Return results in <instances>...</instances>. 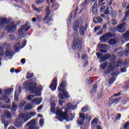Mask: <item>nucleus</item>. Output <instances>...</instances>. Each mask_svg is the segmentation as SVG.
<instances>
[{
  "mask_svg": "<svg viewBox=\"0 0 129 129\" xmlns=\"http://www.w3.org/2000/svg\"><path fill=\"white\" fill-rule=\"evenodd\" d=\"M42 98H35L31 101V103L32 104L39 105L42 102Z\"/></svg>",
  "mask_w": 129,
  "mask_h": 129,
  "instance_id": "2eb2a0df",
  "label": "nucleus"
},
{
  "mask_svg": "<svg viewBox=\"0 0 129 129\" xmlns=\"http://www.w3.org/2000/svg\"><path fill=\"white\" fill-rule=\"evenodd\" d=\"M4 54V49L2 48V47H0V55L1 56H3Z\"/></svg>",
  "mask_w": 129,
  "mask_h": 129,
  "instance_id": "6e6d98bb",
  "label": "nucleus"
},
{
  "mask_svg": "<svg viewBox=\"0 0 129 129\" xmlns=\"http://www.w3.org/2000/svg\"><path fill=\"white\" fill-rule=\"evenodd\" d=\"M123 64V62L121 61H119L117 62L111 61L108 66L107 70L104 72L105 74H108L115 71V70L117 71L120 70L121 73H124V72H126V68H125V67H122Z\"/></svg>",
  "mask_w": 129,
  "mask_h": 129,
  "instance_id": "f257e3e1",
  "label": "nucleus"
},
{
  "mask_svg": "<svg viewBox=\"0 0 129 129\" xmlns=\"http://www.w3.org/2000/svg\"><path fill=\"white\" fill-rule=\"evenodd\" d=\"M82 42H81V40L79 39V38H76L74 40L73 44L72 45V48L73 50H79L80 51L81 50V47Z\"/></svg>",
  "mask_w": 129,
  "mask_h": 129,
  "instance_id": "6e6552de",
  "label": "nucleus"
},
{
  "mask_svg": "<svg viewBox=\"0 0 129 129\" xmlns=\"http://www.w3.org/2000/svg\"><path fill=\"white\" fill-rule=\"evenodd\" d=\"M97 88V85H94L92 90H91V92H94L95 90H96V89Z\"/></svg>",
  "mask_w": 129,
  "mask_h": 129,
  "instance_id": "864d4df0",
  "label": "nucleus"
},
{
  "mask_svg": "<svg viewBox=\"0 0 129 129\" xmlns=\"http://www.w3.org/2000/svg\"><path fill=\"white\" fill-rule=\"evenodd\" d=\"M94 23L99 24V23H102V18L101 17H96L93 19Z\"/></svg>",
  "mask_w": 129,
  "mask_h": 129,
  "instance_id": "393cba45",
  "label": "nucleus"
},
{
  "mask_svg": "<svg viewBox=\"0 0 129 129\" xmlns=\"http://www.w3.org/2000/svg\"><path fill=\"white\" fill-rule=\"evenodd\" d=\"M6 25H7L6 26ZM4 27H5V29L7 30L8 32H14L16 30V25L14 23L8 22V19L2 18L0 19V28L2 29Z\"/></svg>",
  "mask_w": 129,
  "mask_h": 129,
  "instance_id": "20e7f679",
  "label": "nucleus"
},
{
  "mask_svg": "<svg viewBox=\"0 0 129 129\" xmlns=\"http://www.w3.org/2000/svg\"><path fill=\"white\" fill-rule=\"evenodd\" d=\"M126 49L125 51V55H128L129 53V43L126 44Z\"/></svg>",
  "mask_w": 129,
  "mask_h": 129,
  "instance_id": "f704fd0d",
  "label": "nucleus"
},
{
  "mask_svg": "<svg viewBox=\"0 0 129 129\" xmlns=\"http://www.w3.org/2000/svg\"><path fill=\"white\" fill-rule=\"evenodd\" d=\"M96 55H97V57L99 59V58L101 57V55H102V54L97 52L96 53Z\"/></svg>",
  "mask_w": 129,
  "mask_h": 129,
  "instance_id": "680f3d73",
  "label": "nucleus"
},
{
  "mask_svg": "<svg viewBox=\"0 0 129 129\" xmlns=\"http://www.w3.org/2000/svg\"><path fill=\"white\" fill-rule=\"evenodd\" d=\"M82 58L84 60H86V59H87V55L86 54H83L82 55Z\"/></svg>",
  "mask_w": 129,
  "mask_h": 129,
  "instance_id": "0e129e2a",
  "label": "nucleus"
},
{
  "mask_svg": "<svg viewBox=\"0 0 129 129\" xmlns=\"http://www.w3.org/2000/svg\"><path fill=\"white\" fill-rule=\"evenodd\" d=\"M120 95H121V94L120 92L118 93L117 94H114V96L115 97H117V96H120Z\"/></svg>",
  "mask_w": 129,
  "mask_h": 129,
  "instance_id": "774afa93",
  "label": "nucleus"
},
{
  "mask_svg": "<svg viewBox=\"0 0 129 129\" xmlns=\"http://www.w3.org/2000/svg\"><path fill=\"white\" fill-rule=\"evenodd\" d=\"M50 88L53 91L56 90V88H57V79L53 80V81L51 82V85L50 86Z\"/></svg>",
  "mask_w": 129,
  "mask_h": 129,
  "instance_id": "dca6fc26",
  "label": "nucleus"
},
{
  "mask_svg": "<svg viewBox=\"0 0 129 129\" xmlns=\"http://www.w3.org/2000/svg\"><path fill=\"white\" fill-rule=\"evenodd\" d=\"M65 111L66 112V114H64L63 115V119H61L58 116L55 117V118H57L59 120V121H63V119H65L67 121H70L71 120H73V118H74V115L72 114H70L68 116L67 115V112H70V110H73L76 108L75 106L73 105L71 103H68L65 106L63 107Z\"/></svg>",
  "mask_w": 129,
  "mask_h": 129,
  "instance_id": "f03ea898",
  "label": "nucleus"
},
{
  "mask_svg": "<svg viewBox=\"0 0 129 129\" xmlns=\"http://www.w3.org/2000/svg\"><path fill=\"white\" fill-rule=\"evenodd\" d=\"M64 87H65V85L63 82L61 83L59 87H58V90H59V93L58 94L57 96L60 99H65V98H68V97H69L68 93L65 91Z\"/></svg>",
  "mask_w": 129,
  "mask_h": 129,
  "instance_id": "39448f33",
  "label": "nucleus"
},
{
  "mask_svg": "<svg viewBox=\"0 0 129 129\" xmlns=\"http://www.w3.org/2000/svg\"><path fill=\"white\" fill-rule=\"evenodd\" d=\"M50 14H51V12H50V9L49 8V7H47L46 8V16H48L50 15Z\"/></svg>",
  "mask_w": 129,
  "mask_h": 129,
  "instance_id": "603ef678",
  "label": "nucleus"
},
{
  "mask_svg": "<svg viewBox=\"0 0 129 129\" xmlns=\"http://www.w3.org/2000/svg\"><path fill=\"white\" fill-rule=\"evenodd\" d=\"M125 23H122L116 27V31L119 33H123L124 32H125Z\"/></svg>",
  "mask_w": 129,
  "mask_h": 129,
  "instance_id": "9b49d317",
  "label": "nucleus"
},
{
  "mask_svg": "<svg viewBox=\"0 0 129 129\" xmlns=\"http://www.w3.org/2000/svg\"><path fill=\"white\" fill-rule=\"evenodd\" d=\"M107 65H108V62H107L103 63L101 64V68H102V69H104L105 68H106V66H107Z\"/></svg>",
  "mask_w": 129,
  "mask_h": 129,
  "instance_id": "c9c22d12",
  "label": "nucleus"
},
{
  "mask_svg": "<svg viewBox=\"0 0 129 129\" xmlns=\"http://www.w3.org/2000/svg\"><path fill=\"white\" fill-rule=\"evenodd\" d=\"M42 108H43V105H40L37 109V112H41V110H42Z\"/></svg>",
  "mask_w": 129,
  "mask_h": 129,
  "instance_id": "3c124183",
  "label": "nucleus"
},
{
  "mask_svg": "<svg viewBox=\"0 0 129 129\" xmlns=\"http://www.w3.org/2000/svg\"><path fill=\"white\" fill-rule=\"evenodd\" d=\"M36 19L37 20H38V21H39V22H42V21H43V18H42V17L41 16H36Z\"/></svg>",
  "mask_w": 129,
  "mask_h": 129,
  "instance_id": "09e8293b",
  "label": "nucleus"
},
{
  "mask_svg": "<svg viewBox=\"0 0 129 129\" xmlns=\"http://www.w3.org/2000/svg\"><path fill=\"white\" fill-rule=\"evenodd\" d=\"M87 24H86L85 27L83 26V25H81L79 31L80 35H82V36H83V35H84V30L87 29Z\"/></svg>",
  "mask_w": 129,
  "mask_h": 129,
  "instance_id": "a211bd4d",
  "label": "nucleus"
},
{
  "mask_svg": "<svg viewBox=\"0 0 129 129\" xmlns=\"http://www.w3.org/2000/svg\"><path fill=\"white\" fill-rule=\"evenodd\" d=\"M88 110H89V107L87 105H86L85 107H84L81 109L82 112H86V111H88Z\"/></svg>",
  "mask_w": 129,
  "mask_h": 129,
  "instance_id": "7c9ffc66",
  "label": "nucleus"
},
{
  "mask_svg": "<svg viewBox=\"0 0 129 129\" xmlns=\"http://www.w3.org/2000/svg\"><path fill=\"white\" fill-rule=\"evenodd\" d=\"M26 101H25V100H23L21 103H20L19 107H23V106H25V105H26Z\"/></svg>",
  "mask_w": 129,
  "mask_h": 129,
  "instance_id": "e433bc0d",
  "label": "nucleus"
},
{
  "mask_svg": "<svg viewBox=\"0 0 129 129\" xmlns=\"http://www.w3.org/2000/svg\"><path fill=\"white\" fill-rule=\"evenodd\" d=\"M30 28H31V26L29 25L28 23H26L25 25H23L19 31V35L18 36V39L21 40L22 38H25V36H24V34L25 33H24L29 30Z\"/></svg>",
  "mask_w": 129,
  "mask_h": 129,
  "instance_id": "423d86ee",
  "label": "nucleus"
},
{
  "mask_svg": "<svg viewBox=\"0 0 129 129\" xmlns=\"http://www.w3.org/2000/svg\"><path fill=\"white\" fill-rule=\"evenodd\" d=\"M33 108H34V106L31 104H28L25 106L24 110L29 111L33 109Z\"/></svg>",
  "mask_w": 129,
  "mask_h": 129,
  "instance_id": "5701e85b",
  "label": "nucleus"
},
{
  "mask_svg": "<svg viewBox=\"0 0 129 129\" xmlns=\"http://www.w3.org/2000/svg\"><path fill=\"white\" fill-rule=\"evenodd\" d=\"M115 80L114 79V78L109 79V80H108V84H110V85L112 84Z\"/></svg>",
  "mask_w": 129,
  "mask_h": 129,
  "instance_id": "37998d69",
  "label": "nucleus"
},
{
  "mask_svg": "<svg viewBox=\"0 0 129 129\" xmlns=\"http://www.w3.org/2000/svg\"><path fill=\"white\" fill-rule=\"evenodd\" d=\"M92 12L94 15L97 14V3L96 2L95 3L93 6Z\"/></svg>",
  "mask_w": 129,
  "mask_h": 129,
  "instance_id": "aec40b11",
  "label": "nucleus"
},
{
  "mask_svg": "<svg viewBox=\"0 0 129 129\" xmlns=\"http://www.w3.org/2000/svg\"><path fill=\"white\" fill-rule=\"evenodd\" d=\"M100 28H101V26H98V27H95L94 29V32H97V31L99 30V29H100Z\"/></svg>",
  "mask_w": 129,
  "mask_h": 129,
  "instance_id": "5fc2aeb1",
  "label": "nucleus"
},
{
  "mask_svg": "<svg viewBox=\"0 0 129 129\" xmlns=\"http://www.w3.org/2000/svg\"><path fill=\"white\" fill-rule=\"evenodd\" d=\"M18 96H19V94L17 93V91H16L14 96H15V100H16V101H19Z\"/></svg>",
  "mask_w": 129,
  "mask_h": 129,
  "instance_id": "79ce46f5",
  "label": "nucleus"
},
{
  "mask_svg": "<svg viewBox=\"0 0 129 129\" xmlns=\"http://www.w3.org/2000/svg\"><path fill=\"white\" fill-rule=\"evenodd\" d=\"M79 27V22L77 20L74 23L73 28L74 31H77V30H78Z\"/></svg>",
  "mask_w": 129,
  "mask_h": 129,
  "instance_id": "b1692460",
  "label": "nucleus"
},
{
  "mask_svg": "<svg viewBox=\"0 0 129 129\" xmlns=\"http://www.w3.org/2000/svg\"><path fill=\"white\" fill-rule=\"evenodd\" d=\"M32 77H34V74L28 73V74L26 76V78L27 79H30V78H32Z\"/></svg>",
  "mask_w": 129,
  "mask_h": 129,
  "instance_id": "4c0bfd02",
  "label": "nucleus"
},
{
  "mask_svg": "<svg viewBox=\"0 0 129 129\" xmlns=\"http://www.w3.org/2000/svg\"><path fill=\"white\" fill-rule=\"evenodd\" d=\"M104 10H105V6H103L100 8V12H104Z\"/></svg>",
  "mask_w": 129,
  "mask_h": 129,
  "instance_id": "bf43d9fd",
  "label": "nucleus"
},
{
  "mask_svg": "<svg viewBox=\"0 0 129 129\" xmlns=\"http://www.w3.org/2000/svg\"><path fill=\"white\" fill-rule=\"evenodd\" d=\"M55 105H56V104L55 103V102L53 101L51 102V107H55Z\"/></svg>",
  "mask_w": 129,
  "mask_h": 129,
  "instance_id": "338daca9",
  "label": "nucleus"
},
{
  "mask_svg": "<svg viewBox=\"0 0 129 129\" xmlns=\"http://www.w3.org/2000/svg\"><path fill=\"white\" fill-rule=\"evenodd\" d=\"M128 17H129V10H128V11H127V12H126L125 16L123 19V21H125V20H126V18H128Z\"/></svg>",
  "mask_w": 129,
  "mask_h": 129,
  "instance_id": "58836bf2",
  "label": "nucleus"
},
{
  "mask_svg": "<svg viewBox=\"0 0 129 129\" xmlns=\"http://www.w3.org/2000/svg\"><path fill=\"white\" fill-rule=\"evenodd\" d=\"M36 125H37V123H36L35 119H32L26 124V126H29L27 129H39V128H37Z\"/></svg>",
  "mask_w": 129,
  "mask_h": 129,
  "instance_id": "1a4fd4ad",
  "label": "nucleus"
},
{
  "mask_svg": "<svg viewBox=\"0 0 129 129\" xmlns=\"http://www.w3.org/2000/svg\"><path fill=\"white\" fill-rule=\"evenodd\" d=\"M14 124L16 127H21L22 126V120L21 117H19L14 122Z\"/></svg>",
  "mask_w": 129,
  "mask_h": 129,
  "instance_id": "f3484780",
  "label": "nucleus"
},
{
  "mask_svg": "<svg viewBox=\"0 0 129 129\" xmlns=\"http://www.w3.org/2000/svg\"><path fill=\"white\" fill-rule=\"evenodd\" d=\"M117 43V39H110L109 41V45H115V44Z\"/></svg>",
  "mask_w": 129,
  "mask_h": 129,
  "instance_id": "bb28decb",
  "label": "nucleus"
},
{
  "mask_svg": "<svg viewBox=\"0 0 129 129\" xmlns=\"http://www.w3.org/2000/svg\"><path fill=\"white\" fill-rule=\"evenodd\" d=\"M10 39L11 40V41H14L16 39V37L14 35H9Z\"/></svg>",
  "mask_w": 129,
  "mask_h": 129,
  "instance_id": "de8ad7c7",
  "label": "nucleus"
},
{
  "mask_svg": "<svg viewBox=\"0 0 129 129\" xmlns=\"http://www.w3.org/2000/svg\"><path fill=\"white\" fill-rule=\"evenodd\" d=\"M35 96L33 95H29L27 96L26 100L27 101H31Z\"/></svg>",
  "mask_w": 129,
  "mask_h": 129,
  "instance_id": "72a5a7b5",
  "label": "nucleus"
},
{
  "mask_svg": "<svg viewBox=\"0 0 129 129\" xmlns=\"http://www.w3.org/2000/svg\"><path fill=\"white\" fill-rule=\"evenodd\" d=\"M40 126L42 127L43 124H44V120L43 119H40L39 120Z\"/></svg>",
  "mask_w": 129,
  "mask_h": 129,
  "instance_id": "8fccbe9b",
  "label": "nucleus"
},
{
  "mask_svg": "<svg viewBox=\"0 0 129 129\" xmlns=\"http://www.w3.org/2000/svg\"><path fill=\"white\" fill-rule=\"evenodd\" d=\"M109 58H110V55L109 54H107L106 55H104V56H102V57H101V61H102V62H104V61H106V60H108V59H109Z\"/></svg>",
  "mask_w": 129,
  "mask_h": 129,
  "instance_id": "a878e982",
  "label": "nucleus"
},
{
  "mask_svg": "<svg viewBox=\"0 0 129 129\" xmlns=\"http://www.w3.org/2000/svg\"><path fill=\"white\" fill-rule=\"evenodd\" d=\"M13 88L7 89L5 91V93L3 97L0 98V100H5L6 103H9L10 102V98L8 97V95H10V94L13 91Z\"/></svg>",
  "mask_w": 129,
  "mask_h": 129,
  "instance_id": "0eeeda50",
  "label": "nucleus"
},
{
  "mask_svg": "<svg viewBox=\"0 0 129 129\" xmlns=\"http://www.w3.org/2000/svg\"><path fill=\"white\" fill-rule=\"evenodd\" d=\"M119 100H120V98H117L114 99L113 100V102L112 103H117V102H118V101H119Z\"/></svg>",
  "mask_w": 129,
  "mask_h": 129,
  "instance_id": "a18cd8bd",
  "label": "nucleus"
},
{
  "mask_svg": "<svg viewBox=\"0 0 129 129\" xmlns=\"http://www.w3.org/2000/svg\"><path fill=\"white\" fill-rule=\"evenodd\" d=\"M44 2H45L44 0H36L35 4L36 5H39L40 4H42V3H44Z\"/></svg>",
  "mask_w": 129,
  "mask_h": 129,
  "instance_id": "c03bdc74",
  "label": "nucleus"
},
{
  "mask_svg": "<svg viewBox=\"0 0 129 129\" xmlns=\"http://www.w3.org/2000/svg\"><path fill=\"white\" fill-rule=\"evenodd\" d=\"M100 53H106L107 52V51H106V49L104 50V49H102L100 50Z\"/></svg>",
  "mask_w": 129,
  "mask_h": 129,
  "instance_id": "e2e57ef3",
  "label": "nucleus"
},
{
  "mask_svg": "<svg viewBox=\"0 0 129 129\" xmlns=\"http://www.w3.org/2000/svg\"><path fill=\"white\" fill-rule=\"evenodd\" d=\"M24 87L31 93H34L35 96H41V90L36 87V82H25L24 83Z\"/></svg>",
  "mask_w": 129,
  "mask_h": 129,
  "instance_id": "7ed1b4c3",
  "label": "nucleus"
},
{
  "mask_svg": "<svg viewBox=\"0 0 129 129\" xmlns=\"http://www.w3.org/2000/svg\"><path fill=\"white\" fill-rule=\"evenodd\" d=\"M122 36L124 39L129 38V30L127 31L125 33L122 34Z\"/></svg>",
  "mask_w": 129,
  "mask_h": 129,
  "instance_id": "2f4dec72",
  "label": "nucleus"
},
{
  "mask_svg": "<svg viewBox=\"0 0 129 129\" xmlns=\"http://www.w3.org/2000/svg\"><path fill=\"white\" fill-rule=\"evenodd\" d=\"M62 109L59 108V107H57L56 108V111H55V114H56V115L57 116H60V117L61 118H62L61 119H63V115H64V114H66V112H63L62 113Z\"/></svg>",
  "mask_w": 129,
  "mask_h": 129,
  "instance_id": "4468645a",
  "label": "nucleus"
},
{
  "mask_svg": "<svg viewBox=\"0 0 129 129\" xmlns=\"http://www.w3.org/2000/svg\"><path fill=\"white\" fill-rule=\"evenodd\" d=\"M8 125H9V124H8V122L7 121V120H4L5 128H7L8 127Z\"/></svg>",
  "mask_w": 129,
  "mask_h": 129,
  "instance_id": "13d9d810",
  "label": "nucleus"
},
{
  "mask_svg": "<svg viewBox=\"0 0 129 129\" xmlns=\"http://www.w3.org/2000/svg\"><path fill=\"white\" fill-rule=\"evenodd\" d=\"M89 2H90V0H87L83 4V6H86V5H88L89 4Z\"/></svg>",
  "mask_w": 129,
  "mask_h": 129,
  "instance_id": "052dcab7",
  "label": "nucleus"
},
{
  "mask_svg": "<svg viewBox=\"0 0 129 129\" xmlns=\"http://www.w3.org/2000/svg\"><path fill=\"white\" fill-rule=\"evenodd\" d=\"M103 2H104V0H101L99 1L98 6H103V5H105V3H103Z\"/></svg>",
  "mask_w": 129,
  "mask_h": 129,
  "instance_id": "49530a36",
  "label": "nucleus"
},
{
  "mask_svg": "<svg viewBox=\"0 0 129 129\" xmlns=\"http://www.w3.org/2000/svg\"><path fill=\"white\" fill-rule=\"evenodd\" d=\"M97 121H98V119L97 118H95L92 121V123H93V124H97Z\"/></svg>",
  "mask_w": 129,
  "mask_h": 129,
  "instance_id": "ea45409f",
  "label": "nucleus"
},
{
  "mask_svg": "<svg viewBox=\"0 0 129 129\" xmlns=\"http://www.w3.org/2000/svg\"><path fill=\"white\" fill-rule=\"evenodd\" d=\"M121 116V114H119L116 116V120H119V119L120 118Z\"/></svg>",
  "mask_w": 129,
  "mask_h": 129,
  "instance_id": "69168bd1",
  "label": "nucleus"
},
{
  "mask_svg": "<svg viewBox=\"0 0 129 129\" xmlns=\"http://www.w3.org/2000/svg\"><path fill=\"white\" fill-rule=\"evenodd\" d=\"M123 127L124 129H129V122H126L124 124Z\"/></svg>",
  "mask_w": 129,
  "mask_h": 129,
  "instance_id": "a19ab883",
  "label": "nucleus"
},
{
  "mask_svg": "<svg viewBox=\"0 0 129 129\" xmlns=\"http://www.w3.org/2000/svg\"><path fill=\"white\" fill-rule=\"evenodd\" d=\"M20 46H21V41H18L17 44L14 46L15 51H18L20 49Z\"/></svg>",
  "mask_w": 129,
  "mask_h": 129,
  "instance_id": "c85d7f7f",
  "label": "nucleus"
},
{
  "mask_svg": "<svg viewBox=\"0 0 129 129\" xmlns=\"http://www.w3.org/2000/svg\"><path fill=\"white\" fill-rule=\"evenodd\" d=\"M116 23L117 22L115 19L112 20V25H113V26H115V25H116Z\"/></svg>",
  "mask_w": 129,
  "mask_h": 129,
  "instance_id": "4d7b16f0",
  "label": "nucleus"
},
{
  "mask_svg": "<svg viewBox=\"0 0 129 129\" xmlns=\"http://www.w3.org/2000/svg\"><path fill=\"white\" fill-rule=\"evenodd\" d=\"M20 117L24 120V121H28L30 119V117L28 114V112H22L20 114Z\"/></svg>",
  "mask_w": 129,
  "mask_h": 129,
  "instance_id": "f8f14e48",
  "label": "nucleus"
},
{
  "mask_svg": "<svg viewBox=\"0 0 129 129\" xmlns=\"http://www.w3.org/2000/svg\"><path fill=\"white\" fill-rule=\"evenodd\" d=\"M17 107H18V106L17 105V104L15 103H13L12 104V111H16V110H17Z\"/></svg>",
  "mask_w": 129,
  "mask_h": 129,
  "instance_id": "473e14b6",
  "label": "nucleus"
},
{
  "mask_svg": "<svg viewBox=\"0 0 129 129\" xmlns=\"http://www.w3.org/2000/svg\"><path fill=\"white\" fill-rule=\"evenodd\" d=\"M5 55L7 57H12L13 55V49H8L6 50Z\"/></svg>",
  "mask_w": 129,
  "mask_h": 129,
  "instance_id": "6ab92c4d",
  "label": "nucleus"
},
{
  "mask_svg": "<svg viewBox=\"0 0 129 129\" xmlns=\"http://www.w3.org/2000/svg\"><path fill=\"white\" fill-rule=\"evenodd\" d=\"M85 119V115L83 113H81L80 114V118L79 120L77 121V123L80 124V125H82L83 124V122H84V120Z\"/></svg>",
  "mask_w": 129,
  "mask_h": 129,
  "instance_id": "ddd939ff",
  "label": "nucleus"
},
{
  "mask_svg": "<svg viewBox=\"0 0 129 129\" xmlns=\"http://www.w3.org/2000/svg\"><path fill=\"white\" fill-rule=\"evenodd\" d=\"M32 7L33 9V10H34V11H36V12H37V13H40V12H42V11H43V9L44 8V7H43L37 8V7H36V5H35V4H33L32 6Z\"/></svg>",
  "mask_w": 129,
  "mask_h": 129,
  "instance_id": "4be33fe9",
  "label": "nucleus"
},
{
  "mask_svg": "<svg viewBox=\"0 0 129 129\" xmlns=\"http://www.w3.org/2000/svg\"><path fill=\"white\" fill-rule=\"evenodd\" d=\"M28 116H29V118H32V117H34V116H36L37 114V112L36 111L30 112L28 113Z\"/></svg>",
  "mask_w": 129,
  "mask_h": 129,
  "instance_id": "c756f323",
  "label": "nucleus"
},
{
  "mask_svg": "<svg viewBox=\"0 0 129 129\" xmlns=\"http://www.w3.org/2000/svg\"><path fill=\"white\" fill-rule=\"evenodd\" d=\"M4 113L7 118H12V114H11V112H10V111L6 110L4 112Z\"/></svg>",
  "mask_w": 129,
  "mask_h": 129,
  "instance_id": "cd10ccee",
  "label": "nucleus"
},
{
  "mask_svg": "<svg viewBox=\"0 0 129 129\" xmlns=\"http://www.w3.org/2000/svg\"><path fill=\"white\" fill-rule=\"evenodd\" d=\"M113 34L112 33L109 32L107 34L103 35L102 37H100V40L102 43H105L109 38H111L112 37Z\"/></svg>",
  "mask_w": 129,
  "mask_h": 129,
  "instance_id": "9d476101",
  "label": "nucleus"
},
{
  "mask_svg": "<svg viewBox=\"0 0 129 129\" xmlns=\"http://www.w3.org/2000/svg\"><path fill=\"white\" fill-rule=\"evenodd\" d=\"M98 48H101V49H105V50H108L109 49L110 47L109 46L107 45V44H99L98 45Z\"/></svg>",
  "mask_w": 129,
  "mask_h": 129,
  "instance_id": "412c9836",
  "label": "nucleus"
}]
</instances>
